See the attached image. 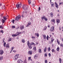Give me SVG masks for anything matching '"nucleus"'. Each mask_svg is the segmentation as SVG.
Listing matches in <instances>:
<instances>
[{
    "label": "nucleus",
    "mask_w": 63,
    "mask_h": 63,
    "mask_svg": "<svg viewBox=\"0 0 63 63\" xmlns=\"http://www.w3.org/2000/svg\"><path fill=\"white\" fill-rule=\"evenodd\" d=\"M17 63H24L23 61L21 59L18 60L17 61Z\"/></svg>",
    "instance_id": "obj_1"
},
{
    "label": "nucleus",
    "mask_w": 63,
    "mask_h": 63,
    "mask_svg": "<svg viewBox=\"0 0 63 63\" xmlns=\"http://www.w3.org/2000/svg\"><path fill=\"white\" fill-rule=\"evenodd\" d=\"M19 18H20V16H17V17L15 18V20L16 21H17V20H19Z\"/></svg>",
    "instance_id": "obj_2"
},
{
    "label": "nucleus",
    "mask_w": 63,
    "mask_h": 63,
    "mask_svg": "<svg viewBox=\"0 0 63 63\" xmlns=\"http://www.w3.org/2000/svg\"><path fill=\"white\" fill-rule=\"evenodd\" d=\"M23 8L24 10H27L28 9V6H26V7H25V6L24 5H23Z\"/></svg>",
    "instance_id": "obj_3"
},
{
    "label": "nucleus",
    "mask_w": 63,
    "mask_h": 63,
    "mask_svg": "<svg viewBox=\"0 0 63 63\" xmlns=\"http://www.w3.org/2000/svg\"><path fill=\"white\" fill-rule=\"evenodd\" d=\"M19 56V54L16 55L15 57V60H16L17 59V58H18V56Z\"/></svg>",
    "instance_id": "obj_4"
},
{
    "label": "nucleus",
    "mask_w": 63,
    "mask_h": 63,
    "mask_svg": "<svg viewBox=\"0 0 63 63\" xmlns=\"http://www.w3.org/2000/svg\"><path fill=\"white\" fill-rule=\"evenodd\" d=\"M16 7L17 8H19V7H21V3H20V4H17L16 5Z\"/></svg>",
    "instance_id": "obj_5"
},
{
    "label": "nucleus",
    "mask_w": 63,
    "mask_h": 63,
    "mask_svg": "<svg viewBox=\"0 0 63 63\" xmlns=\"http://www.w3.org/2000/svg\"><path fill=\"white\" fill-rule=\"evenodd\" d=\"M4 53V51L2 50H0V55H2Z\"/></svg>",
    "instance_id": "obj_6"
},
{
    "label": "nucleus",
    "mask_w": 63,
    "mask_h": 63,
    "mask_svg": "<svg viewBox=\"0 0 63 63\" xmlns=\"http://www.w3.org/2000/svg\"><path fill=\"white\" fill-rule=\"evenodd\" d=\"M32 54V51H29L28 52V54L29 55H31Z\"/></svg>",
    "instance_id": "obj_7"
},
{
    "label": "nucleus",
    "mask_w": 63,
    "mask_h": 63,
    "mask_svg": "<svg viewBox=\"0 0 63 63\" xmlns=\"http://www.w3.org/2000/svg\"><path fill=\"white\" fill-rule=\"evenodd\" d=\"M20 29L21 30H22V29H24V26H21V25L20 26Z\"/></svg>",
    "instance_id": "obj_8"
},
{
    "label": "nucleus",
    "mask_w": 63,
    "mask_h": 63,
    "mask_svg": "<svg viewBox=\"0 0 63 63\" xmlns=\"http://www.w3.org/2000/svg\"><path fill=\"white\" fill-rule=\"evenodd\" d=\"M54 27H51V29H50V31H53V30H54Z\"/></svg>",
    "instance_id": "obj_9"
},
{
    "label": "nucleus",
    "mask_w": 63,
    "mask_h": 63,
    "mask_svg": "<svg viewBox=\"0 0 63 63\" xmlns=\"http://www.w3.org/2000/svg\"><path fill=\"white\" fill-rule=\"evenodd\" d=\"M55 6L56 8H58V5L57 3H56V2H55Z\"/></svg>",
    "instance_id": "obj_10"
},
{
    "label": "nucleus",
    "mask_w": 63,
    "mask_h": 63,
    "mask_svg": "<svg viewBox=\"0 0 63 63\" xmlns=\"http://www.w3.org/2000/svg\"><path fill=\"white\" fill-rule=\"evenodd\" d=\"M28 47L29 48H30V49H31V48H32V45H31L30 44V45H29L28 46Z\"/></svg>",
    "instance_id": "obj_11"
},
{
    "label": "nucleus",
    "mask_w": 63,
    "mask_h": 63,
    "mask_svg": "<svg viewBox=\"0 0 63 63\" xmlns=\"http://www.w3.org/2000/svg\"><path fill=\"white\" fill-rule=\"evenodd\" d=\"M38 56V55L36 54L34 56V58L35 59H37V58Z\"/></svg>",
    "instance_id": "obj_12"
},
{
    "label": "nucleus",
    "mask_w": 63,
    "mask_h": 63,
    "mask_svg": "<svg viewBox=\"0 0 63 63\" xmlns=\"http://www.w3.org/2000/svg\"><path fill=\"white\" fill-rule=\"evenodd\" d=\"M30 45H33V46H36V44H34V43L33 42H32L31 43Z\"/></svg>",
    "instance_id": "obj_13"
},
{
    "label": "nucleus",
    "mask_w": 63,
    "mask_h": 63,
    "mask_svg": "<svg viewBox=\"0 0 63 63\" xmlns=\"http://www.w3.org/2000/svg\"><path fill=\"white\" fill-rule=\"evenodd\" d=\"M51 21H52V22H53V23L54 24L55 23V19H52L51 20Z\"/></svg>",
    "instance_id": "obj_14"
},
{
    "label": "nucleus",
    "mask_w": 63,
    "mask_h": 63,
    "mask_svg": "<svg viewBox=\"0 0 63 63\" xmlns=\"http://www.w3.org/2000/svg\"><path fill=\"white\" fill-rule=\"evenodd\" d=\"M59 49H60V48H59V47L58 46L56 49V50L57 51H59Z\"/></svg>",
    "instance_id": "obj_15"
},
{
    "label": "nucleus",
    "mask_w": 63,
    "mask_h": 63,
    "mask_svg": "<svg viewBox=\"0 0 63 63\" xmlns=\"http://www.w3.org/2000/svg\"><path fill=\"white\" fill-rule=\"evenodd\" d=\"M3 18L5 20H7V18L6 17L4 16L3 17Z\"/></svg>",
    "instance_id": "obj_16"
},
{
    "label": "nucleus",
    "mask_w": 63,
    "mask_h": 63,
    "mask_svg": "<svg viewBox=\"0 0 63 63\" xmlns=\"http://www.w3.org/2000/svg\"><path fill=\"white\" fill-rule=\"evenodd\" d=\"M47 27L46 26H45L43 29V30H46L47 29Z\"/></svg>",
    "instance_id": "obj_17"
},
{
    "label": "nucleus",
    "mask_w": 63,
    "mask_h": 63,
    "mask_svg": "<svg viewBox=\"0 0 63 63\" xmlns=\"http://www.w3.org/2000/svg\"><path fill=\"white\" fill-rule=\"evenodd\" d=\"M8 45V44H6V48H9V47H10V46H9V45Z\"/></svg>",
    "instance_id": "obj_18"
},
{
    "label": "nucleus",
    "mask_w": 63,
    "mask_h": 63,
    "mask_svg": "<svg viewBox=\"0 0 63 63\" xmlns=\"http://www.w3.org/2000/svg\"><path fill=\"white\" fill-rule=\"evenodd\" d=\"M59 60L60 63H61V62H62V59H61V58H60L59 59Z\"/></svg>",
    "instance_id": "obj_19"
},
{
    "label": "nucleus",
    "mask_w": 63,
    "mask_h": 63,
    "mask_svg": "<svg viewBox=\"0 0 63 63\" xmlns=\"http://www.w3.org/2000/svg\"><path fill=\"white\" fill-rule=\"evenodd\" d=\"M43 37L44 39H46V35H43Z\"/></svg>",
    "instance_id": "obj_20"
},
{
    "label": "nucleus",
    "mask_w": 63,
    "mask_h": 63,
    "mask_svg": "<svg viewBox=\"0 0 63 63\" xmlns=\"http://www.w3.org/2000/svg\"><path fill=\"white\" fill-rule=\"evenodd\" d=\"M35 36H37L38 37L39 36V33H35Z\"/></svg>",
    "instance_id": "obj_21"
},
{
    "label": "nucleus",
    "mask_w": 63,
    "mask_h": 63,
    "mask_svg": "<svg viewBox=\"0 0 63 63\" xmlns=\"http://www.w3.org/2000/svg\"><path fill=\"white\" fill-rule=\"evenodd\" d=\"M56 22L57 23H59L60 22V20L59 19H57L56 20Z\"/></svg>",
    "instance_id": "obj_22"
},
{
    "label": "nucleus",
    "mask_w": 63,
    "mask_h": 63,
    "mask_svg": "<svg viewBox=\"0 0 63 63\" xmlns=\"http://www.w3.org/2000/svg\"><path fill=\"white\" fill-rule=\"evenodd\" d=\"M5 20L4 19H2V23H5Z\"/></svg>",
    "instance_id": "obj_23"
},
{
    "label": "nucleus",
    "mask_w": 63,
    "mask_h": 63,
    "mask_svg": "<svg viewBox=\"0 0 63 63\" xmlns=\"http://www.w3.org/2000/svg\"><path fill=\"white\" fill-rule=\"evenodd\" d=\"M54 40V39H53L52 38H51V43H52L53 42Z\"/></svg>",
    "instance_id": "obj_24"
},
{
    "label": "nucleus",
    "mask_w": 63,
    "mask_h": 63,
    "mask_svg": "<svg viewBox=\"0 0 63 63\" xmlns=\"http://www.w3.org/2000/svg\"><path fill=\"white\" fill-rule=\"evenodd\" d=\"M46 17L45 16H43L41 18L42 19V20H43V19H45V18Z\"/></svg>",
    "instance_id": "obj_25"
},
{
    "label": "nucleus",
    "mask_w": 63,
    "mask_h": 63,
    "mask_svg": "<svg viewBox=\"0 0 63 63\" xmlns=\"http://www.w3.org/2000/svg\"><path fill=\"white\" fill-rule=\"evenodd\" d=\"M22 42L23 43H25V40L24 39H22Z\"/></svg>",
    "instance_id": "obj_26"
},
{
    "label": "nucleus",
    "mask_w": 63,
    "mask_h": 63,
    "mask_svg": "<svg viewBox=\"0 0 63 63\" xmlns=\"http://www.w3.org/2000/svg\"><path fill=\"white\" fill-rule=\"evenodd\" d=\"M50 3L51 4V5L54 4V3H53L52 2H51V0H50Z\"/></svg>",
    "instance_id": "obj_27"
},
{
    "label": "nucleus",
    "mask_w": 63,
    "mask_h": 63,
    "mask_svg": "<svg viewBox=\"0 0 63 63\" xmlns=\"http://www.w3.org/2000/svg\"><path fill=\"white\" fill-rule=\"evenodd\" d=\"M17 35H16V34H13L12 35V36L13 37H16V36H17Z\"/></svg>",
    "instance_id": "obj_28"
},
{
    "label": "nucleus",
    "mask_w": 63,
    "mask_h": 63,
    "mask_svg": "<svg viewBox=\"0 0 63 63\" xmlns=\"http://www.w3.org/2000/svg\"><path fill=\"white\" fill-rule=\"evenodd\" d=\"M57 42L58 43V44H59V45H60V42L58 41V39H57Z\"/></svg>",
    "instance_id": "obj_29"
},
{
    "label": "nucleus",
    "mask_w": 63,
    "mask_h": 63,
    "mask_svg": "<svg viewBox=\"0 0 63 63\" xmlns=\"http://www.w3.org/2000/svg\"><path fill=\"white\" fill-rule=\"evenodd\" d=\"M47 47H45V49H44V51L45 52H46V51L47 50Z\"/></svg>",
    "instance_id": "obj_30"
},
{
    "label": "nucleus",
    "mask_w": 63,
    "mask_h": 63,
    "mask_svg": "<svg viewBox=\"0 0 63 63\" xmlns=\"http://www.w3.org/2000/svg\"><path fill=\"white\" fill-rule=\"evenodd\" d=\"M48 49V51H50V47H49Z\"/></svg>",
    "instance_id": "obj_31"
},
{
    "label": "nucleus",
    "mask_w": 63,
    "mask_h": 63,
    "mask_svg": "<svg viewBox=\"0 0 63 63\" xmlns=\"http://www.w3.org/2000/svg\"><path fill=\"white\" fill-rule=\"evenodd\" d=\"M15 20L14 19L12 20L11 21V22L13 23H14V21H15Z\"/></svg>",
    "instance_id": "obj_32"
},
{
    "label": "nucleus",
    "mask_w": 63,
    "mask_h": 63,
    "mask_svg": "<svg viewBox=\"0 0 63 63\" xmlns=\"http://www.w3.org/2000/svg\"><path fill=\"white\" fill-rule=\"evenodd\" d=\"M33 49L34 50H36V47H33Z\"/></svg>",
    "instance_id": "obj_33"
},
{
    "label": "nucleus",
    "mask_w": 63,
    "mask_h": 63,
    "mask_svg": "<svg viewBox=\"0 0 63 63\" xmlns=\"http://www.w3.org/2000/svg\"><path fill=\"white\" fill-rule=\"evenodd\" d=\"M55 50H54V49H52V52H55Z\"/></svg>",
    "instance_id": "obj_34"
},
{
    "label": "nucleus",
    "mask_w": 63,
    "mask_h": 63,
    "mask_svg": "<svg viewBox=\"0 0 63 63\" xmlns=\"http://www.w3.org/2000/svg\"><path fill=\"white\" fill-rule=\"evenodd\" d=\"M28 2H29V4H31V0H29Z\"/></svg>",
    "instance_id": "obj_35"
},
{
    "label": "nucleus",
    "mask_w": 63,
    "mask_h": 63,
    "mask_svg": "<svg viewBox=\"0 0 63 63\" xmlns=\"http://www.w3.org/2000/svg\"><path fill=\"white\" fill-rule=\"evenodd\" d=\"M42 52V51H41V49H39V53H41Z\"/></svg>",
    "instance_id": "obj_36"
},
{
    "label": "nucleus",
    "mask_w": 63,
    "mask_h": 63,
    "mask_svg": "<svg viewBox=\"0 0 63 63\" xmlns=\"http://www.w3.org/2000/svg\"><path fill=\"white\" fill-rule=\"evenodd\" d=\"M28 43H27V45L28 46L30 45V43H29V42L28 41Z\"/></svg>",
    "instance_id": "obj_37"
},
{
    "label": "nucleus",
    "mask_w": 63,
    "mask_h": 63,
    "mask_svg": "<svg viewBox=\"0 0 63 63\" xmlns=\"http://www.w3.org/2000/svg\"><path fill=\"white\" fill-rule=\"evenodd\" d=\"M3 60V57H0V60Z\"/></svg>",
    "instance_id": "obj_38"
},
{
    "label": "nucleus",
    "mask_w": 63,
    "mask_h": 63,
    "mask_svg": "<svg viewBox=\"0 0 63 63\" xmlns=\"http://www.w3.org/2000/svg\"><path fill=\"white\" fill-rule=\"evenodd\" d=\"M12 40V38H10L8 40V41L9 42H10V41H11Z\"/></svg>",
    "instance_id": "obj_39"
},
{
    "label": "nucleus",
    "mask_w": 63,
    "mask_h": 63,
    "mask_svg": "<svg viewBox=\"0 0 63 63\" xmlns=\"http://www.w3.org/2000/svg\"><path fill=\"white\" fill-rule=\"evenodd\" d=\"M6 42H4V44H3V45L4 46V47H5V46H6Z\"/></svg>",
    "instance_id": "obj_40"
},
{
    "label": "nucleus",
    "mask_w": 63,
    "mask_h": 63,
    "mask_svg": "<svg viewBox=\"0 0 63 63\" xmlns=\"http://www.w3.org/2000/svg\"><path fill=\"white\" fill-rule=\"evenodd\" d=\"M0 33H4V32H3V30H1L0 31Z\"/></svg>",
    "instance_id": "obj_41"
},
{
    "label": "nucleus",
    "mask_w": 63,
    "mask_h": 63,
    "mask_svg": "<svg viewBox=\"0 0 63 63\" xmlns=\"http://www.w3.org/2000/svg\"><path fill=\"white\" fill-rule=\"evenodd\" d=\"M16 27H15V26H12V28H15Z\"/></svg>",
    "instance_id": "obj_42"
},
{
    "label": "nucleus",
    "mask_w": 63,
    "mask_h": 63,
    "mask_svg": "<svg viewBox=\"0 0 63 63\" xmlns=\"http://www.w3.org/2000/svg\"><path fill=\"white\" fill-rule=\"evenodd\" d=\"M45 57H47V55L46 53H45Z\"/></svg>",
    "instance_id": "obj_43"
},
{
    "label": "nucleus",
    "mask_w": 63,
    "mask_h": 63,
    "mask_svg": "<svg viewBox=\"0 0 63 63\" xmlns=\"http://www.w3.org/2000/svg\"><path fill=\"white\" fill-rule=\"evenodd\" d=\"M28 24L29 25H31V22H29L28 23Z\"/></svg>",
    "instance_id": "obj_44"
},
{
    "label": "nucleus",
    "mask_w": 63,
    "mask_h": 63,
    "mask_svg": "<svg viewBox=\"0 0 63 63\" xmlns=\"http://www.w3.org/2000/svg\"><path fill=\"white\" fill-rule=\"evenodd\" d=\"M44 20L45 21H47V18H45L44 19Z\"/></svg>",
    "instance_id": "obj_45"
},
{
    "label": "nucleus",
    "mask_w": 63,
    "mask_h": 63,
    "mask_svg": "<svg viewBox=\"0 0 63 63\" xmlns=\"http://www.w3.org/2000/svg\"><path fill=\"white\" fill-rule=\"evenodd\" d=\"M60 46L61 47H63V44L62 43L60 44Z\"/></svg>",
    "instance_id": "obj_46"
},
{
    "label": "nucleus",
    "mask_w": 63,
    "mask_h": 63,
    "mask_svg": "<svg viewBox=\"0 0 63 63\" xmlns=\"http://www.w3.org/2000/svg\"><path fill=\"white\" fill-rule=\"evenodd\" d=\"M51 7H52V8H53V7H54V4H53L52 5H51Z\"/></svg>",
    "instance_id": "obj_47"
},
{
    "label": "nucleus",
    "mask_w": 63,
    "mask_h": 63,
    "mask_svg": "<svg viewBox=\"0 0 63 63\" xmlns=\"http://www.w3.org/2000/svg\"><path fill=\"white\" fill-rule=\"evenodd\" d=\"M45 63H47V60H45Z\"/></svg>",
    "instance_id": "obj_48"
},
{
    "label": "nucleus",
    "mask_w": 63,
    "mask_h": 63,
    "mask_svg": "<svg viewBox=\"0 0 63 63\" xmlns=\"http://www.w3.org/2000/svg\"><path fill=\"white\" fill-rule=\"evenodd\" d=\"M28 60L29 61L30 59H31V57H28Z\"/></svg>",
    "instance_id": "obj_49"
},
{
    "label": "nucleus",
    "mask_w": 63,
    "mask_h": 63,
    "mask_svg": "<svg viewBox=\"0 0 63 63\" xmlns=\"http://www.w3.org/2000/svg\"><path fill=\"white\" fill-rule=\"evenodd\" d=\"M48 55L49 57H50V56H51V54H50V53H49L48 54Z\"/></svg>",
    "instance_id": "obj_50"
},
{
    "label": "nucleus",
    "mask_w": 63,
    "mask_h": 63,
    "mask_svg": "<svg viewBox=\"0 0 63 63\" xmlns=\"http://www.w3.org/2000/svg\"><path fill=\"white\" fill-rule=\"evenodd\" d=\"M40 10H41V8L40 7H39L38 8L39 11H40Z\"/></svg>",
    "instance_id": "obj_51"
},
{
    "label": "nucleus",
    "mask_w": 63,
    "mask_h": 63,
    "mask_svg": "<svg viewBox=\"0 0 63 63\" xmlns=\"http://www.w3.org/2000/svg\"><path fill=\"white\" fill-rule=\"evenodd\" d=\"M12 49L13 50L14 49V47H11Z\"/></svg>",
    "instance_id": "obj_52"
},
{
    "label": "nucleus",
    "mask_w": 63,
    "mask_h": 63,
    "mask_svg": "<svg viewBox=\"0 0 63 63\" xmlns=\"http://www.w3.org/2000/svg\"><path fill=\"white\" fill-rule=\"evenodd\" d=\"M63 2H60L59 3V5H61V4H62Z\"/></svg>",
    "instance_id": "obj_53"
},
{
    "label": "nucleus",
    "mask_w": 63,
    "mask_h": 63,
    "mask_svg": "<svg viewBox=\"0 0 63 63\" xmlns=\"http://www.w3.org/2000/svg\"><path fill=\"white\" fill-rule=\"evenodd\" d=\"M32 6L33 7H34L35 6V4H32Z\"/></svg>",
    "instance_id": "obj_54"
},
{
    "label": "nucleus",
    "mask_w": 63,
    "mask_h": 63,
    "mask_svg": "<svg viewBox=\"0 0 63 63\" xmlns=\"http://www.w3.org/2000/svg\"><path fill=\"white\" fill-rule=\"evenodd\" d=\"M50 15L51 16H53V13H51Z\"/></svg>",
    "instance_id": "obj_55"
},
{
    "label": "nucleus",
    "mask_w": 63,
    "mask_h": 63,
    "mask_svg": "<svg viewBox=\"0 0 63 63\" xmlns=\"http://www.w3.org/2000/svg\"><path fill=\"white\" fill-rule=\"evenodd\" d=\"M3 28V26H0V28Z\"/></svg>",
    "instance_id": "obj_56"
},
{
    "label": "nucleus",
    "mask_w": 63,
    "mask_h": 63,
    "mask_svg": "<svg viewBox=\"0 0 63 63\" xmlns=\"http://www.w3.org/2000/svg\"><path fill=\"white\" fill-rule=\"evenodd\" d=\"M29 26V24H28L27 25V26H26V27H28V26Z\"/></svg>",
    "instance_id": "obj_57"
},
{
    "label": "nucleus",
    "mask_w": 63,
    "mask_h": 63,
    "mask_svg": "<svg viewBox=\"0 0 63 63\" xmlns=\"http://www.w3.org/2000/svg\"><path fill=\"white\" fill-rule=\"evenodd\" d=\"M16 34V35H17V36L18 35V32H17Z\"/></svg>",
    "instance_id": "obj_58"
},
{
    "label": "nucleus",
    "mask_w": 63,
    "mask_h": 63,
    "mask_svg": "<svg viewBox=\"0 0 63 63\" xmlns=\"http://www.w3.org/2000/svg\"><path fill=\"white\" fill-rule=\"evenodd\" d=\"M47 40H48V37L47 36Z\"/></svg>",
    "instance_id": "obj_59"
},
{
    "label": "nucleus",
    "mask_w": 63,
    "mask_h": 63,
    "mask_svg": "<svg viewBox=\"0 0 63 63\" xmlns=\"http://www.w3.org/2000/svg\"><path fill=\"white\" fill-rule=\"evenodd\" d=\"M32 38H33L34 39V38H35V37L34 36H32Z\"/></svg>",
    "instance_id": "obj_60"
},
{
    "label": "nucleus",
    "mask_w": 63,
    "mask_h": 63,
    "mask_svg": "<svg viewBox=\"0 0 63 63\" xmlns=\"http://www.w3.org/2000/svg\"><path fill=\"white\" fill-rule=\"evenodd\" d=\"M13 52H16V51H15V50H13Z\"/></svg>",
    "instance_id": "obj_61"
},
{
    "label": "nucleus",
    "mask_w": 63,
    "mask_h": 63,
    "mask_svg": "<svg viewBox=\"0 0 63 63\" xmlns=\"http://www.w3.org/2000/svg\"><path fill=\"white\" fill-rule=\"evenodd\" d=\"M59 29L60 30H61V27H60L59 28Z\"/></svg>",
    "instance_id": "obj_62"
},
{
    "label": "nucleus",
    "mask_w": 63,
    "mask_h": 63,
    "mask_svg": "<svg viewBox=\"0 0 63 63\" xmlns=\"http://www.w3.org/2000/svg\"><path fill=\"white\" fill-rule=\"evenodd\" d=\"M50 27V26L49 25H48V27Z\"/></svg>",
    "instance_id": "obj_63"
},
{
    "label": "nucleus",
    "mask_w": 63,
    "mask_h": 63,
    "mask_svg": "<svg viewBox=\"0 0 63 63\" xmlns=\"http://www.w3.org/2000/svg\"><path fill=\"white\" fill-rule=\"evenodd\" d=\"M20 34V33H19V32H18V35H19Z\"/></svg>",
    "instance_id": "obj_64"
}]
</instances>
